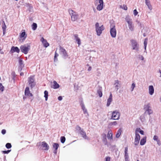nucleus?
I'll return each instance as SVG.
<instances>
[{"label":"nucleus","mask_w":161,"mask_h":161,"mask_svg":"<svg viewBox=\"0 0 161 161\" xmlns=\"http://www.w3.org/2000/svg\"><path fill=\"white\" fill-rule=\"evenodd\" d=\"M58 100L61 101V100H62V99H63V98H62V97L61 96H59L58 97Z\"/></svg>","instance_id":"59"},{"label":"nucleus","mask_w":161,"mask_h":161,"mask_svg":"<svg viewBox=\"0 0 161 161\" xmlns=\"http://www.w3.org/2000/svg\"><path fill=\"white\" fill-rule=\"evenodd\" d=\"M4 87L1 83H0V90L2 91H3Z\"/></svg>","instance_id":"48"},{"label":"nucleus","mask_w":161,"mask_h":161,"mask_svg":"<svg viewBox=\"0 0 161 161\" xmlns=\"http://www.w3.org/2000/svg\"><path fill=\"white\" fill-rule=\"evenodd\" d=\"M80 105L83 111V113L84 114H87L88 115V113L87 112V109L85 108V106L84 105V104L83 103V101H81L80 103Z\"/></svg>","instance_id":"14"},{"label":"nucleus","mask_w":161,"mask_h":161,"mask_svg":"<svg viewBox=\"0 0 161 161\" xmlns=\"http://www.w3.org/2000/svg\"><path fill=\"white\" fill-rule=\"evenodd\" d=\"M25 95L26 96L31 97L33 96V94L30 93L29 88L28 87H26L25 90Z\"/></svg>","instance_id":"11"},{"label":"nucleus","mask_w":161,"mask_h":161,"mask_svg":"<svg viewBox=\"0 0 161 161\" xmlns=\"http://www.w3.org/2000/svg\"><path fill=\"white\" fill-rule=\"evenodd\" d=\"M24 67V66H19V71H21L23 67Z\"/></svg>","instance_id":"55"},{"label":"nucleus","mask_w":161,"mask_h":161,"mask_svg":"<svg viewBox=\"0 0 161 161\" xmlns=\"http://www.w3.org/2000/svg\"><path fill=\"white\" fill-rule=\"evenodd\" d=\"M118 85H116L115 86V89H116V91H117L119 89Z\"/></svg>","instance_id":"61"},{"label":"nucleus","mask_w":161,"mask_h":161,"mask_svg":"<svg viewBox=\"0 0 161 161\" xmlns=\"http://www.w3.org/2000/svg\"><path fill=\"white\" fill-rule=\"evenodd\" d=\"M153 139L154 141H156L157 142H160V140L158 139V137L156 135H155L154 136Z\"/></svg>","instance_id":"43"},{"label":"nucleus","mask_w":161,"mask_h":161,"mask_svg":"<svg viewBox=\"0 0 161 161\" xmlns=\"http://www.w3.org/2000/svg\"><path fill=\"white\" fill-rule=\"evenodd\" d=\"M117 124V122L116 121H114V122H110L108 124V125L110 126H111L113 125L115 126Z\"/></svg>","instance_id":"39"},{"label":"nucleus","mask_w":161,"mask_h":161,"mask_svg":"<svg viewBox=\"0 0 161 161\" xmlns=\"http://www.w3.org/2000/svg\"><path fill=\"white\" fill-rule=\"evenodd\" d=\"M19 66H24V65L23 64V61L22 59L19 58Z\"/></svg>","instance_id":"44"},{"label":"nucleus","mask_w":161,"mask_h":161,"mask_svg":"<svg viewBox=\"0 0 161 161\" xmlns=\"http://www.w3.org/2000/svg\"><path fill=\"white\" fill-rule=\"evenodd\" d=\"M6 130L5 129H3L1 131V133L3 135H4L6 134Z\"/></svg>","instance_id":"53"},{"label":"nucleus","mask_w":161,"mask_h":161,"mask_svg":"<svg viewBox=\"0 0 161 161\" xmlns=\"http://www.w3.org/2000/svg\"><path fill=\"white\" fill-rule=\"evenodd\" d=\"M60 52L61 54L62 55L63 58L64 59H66L68 58L69 55L67 54V53L66 50L63 47H59Z\"/></svg>","instance_id":"6"},{"label":"nucleus","mask_w":161,"mask_h":161,"mask_svg":"<svg viewBox=\"0 0 161 161\" xmlns=\"http://www.w3.org/2000/svg\"><path fill=\"white\" fill-rule=\"evenodd\" d=\"M140 138V136L139 134L136 132H135V141H139Z\"/></svg>","instance_id":"24"},{"label":"nucleus","mask_w":161,"mask_h":161,"mask_svg":"<svg viewBox=\"0 0 161 161\" xmlns=\"http://www.w3.org/2000/svg\"><path fill=\"white\" fill-rule=\"evenodd\" d=\"M28 83L31 89H32L36 85V83L34 79L32 77L30 76L28 78Z\"/></svg>","instance_id":"7"},{"label":"nucleus","mask_w":161,"mask_h":161,"mask_svg":"<svg viewBox=\"0 0 161 161\" xmlns=\"http://www.w3.org/2000/svg\"><path fill=\"white\" fill-rule=\"evenodd\" d=\"M139 141H135L134 145L136 146H137L138 145L139 143Z\"/></svg>","instance_id":"58"},{"label":"nucleus","mask_w":161,"mask_h":161,"mask_svg":"<svg viewBox=\"0 0 161 161\" xmlns=\"http://www.w3.org/2000/svg\"><path fill=\"white\" fill-rule=\"evenodd\" d=\"M27 36V34H26L25 30H24L23 32H22L21 33H20V38L22 41H24L25 39Z\"/></svg>","instance_id":"16"},{"label":"nucleus","mask_w":161,"mask_h":161,"mask_svg":"<svg viewBox=\"0 0 161 161\" xmlns=\"http://www.w3.org/2000/svg\"><path fill=\"white\" fill-rule=\"evenodd\" d=\"M41 41L42 42L44 47L46 48L49 46V44L47 42V40L43 37H42L41 38Z\"/></svg>","instance_id":"10"},{"label":"nucleus","mask_w":161,"mask_h":161,"mask_svg":"<svg viewBox=\"0 0 161 161\" xmlns=\"http://www.w3.org/2000/svg\"><path fill=\"white\" fill-rule=\"evenodd\" d=\"M128 151V148L127 147L125 148V161H129V156L128 153L127 152Z\"/></svg>","instance_id":"15"},{"label":"nucleus","mask_w":161,"mask_h":161,"mask_svg":"<svg viewBox=\"0 0 161 161\" xmlns=\"http://www.w3.org/2000/svg\"><path fill=\"white\" fill-rule=\"evenodd\" d=\"M53 147L56 150H57L58 148L59 147V145L58 143H54L53 145Z\"/></svg>","instance_id":"32"},{"label":"nucleus","mask_w":161,"mask_h":161,"mask_svg":"<svg viewBox=\"0 0 161 161\" xmlns=\"http://www.w3.org/2000/svg\"><path fill=\"white\" fill-rule=\"evenodd\" d=\"M102 140L103 143L105 145H107L108 144V142L106 138V135L104 134V135L103 136Z\"/></svg>","instance_id":"25"},{"label":"nucleus","mask_w":161,"mask_h":161,"mask_svg":"<svg viewBox=\"0 0 161 161\" xmlns=\"http://www.w3.org/2000/svg\"><path fill=\"white\" fill-rule=\"evenodd\" d=\"M136 85L134 83H133L131 85V91H132L134 89V88L135 87Z\"/></svg>","instance_id":"50"},{"label":"nucleus","mask_w":161,"mask_h":161,"mask_svg":"<svg viewBox=\"0 0 161 161\" xmlns=\"http://www.w3.org/2000/svg\"><path fill=\"white\" fill-rule=\"evenodd\" d=\"M92 69V67L91 66H89L88 69V71H90Z\"/></svg>","instance_id":"62"},{"label":"nucleus","mask_w":161,"mask_h":161,"mask_svg":"<svg viewBox=\"0 0 161 161\" xmlns=\"http://www.w3.org/2000/svg\"><path fill=\"white\" fill-rule=\"evenodd\" d=\"M128 24L129 29L131 31H133L134 30V27L132 25V21Z\"/></svg>","instance_id":"27"},{"label":"nucleus","mask_w":161,"mask_h":161,"mask_svg":"<svg viewBox=\"0 0 161 161\" xmlns=\"http://www.w3.org/2000/svg\"><path fill=\"white\" fill-rule=\"evenodd\" d=\"M112 100V95L111 93L110 94L109 97L108 98L107 100V106L108 107L110 104L111 103V102Z\"/></svg>","instance_id":"20"},{"label":"nucleus","mask_w":161,"mask_h":161,"mask_svg":"<svg viewBox=\"0 0 161 161\" xmlns=\"http://www.w3.org/2000/svg\"><path fill=\"white\" fill-rule=\"evenodd\" d=\"M95 29L97 34L98 36H100L101 34L102 31L105 29V28L103 25L99 26V24L97 22L95 24Z\"/></svg>","instance_id":"1"},{"label":"nucleus","mask_w":161,"mask_h":161,"mask_svg":"<svg viewBox=\"0 0 161 161\" xmlns=\"http://www.w3.org/2000/svg\"><path fill=\"white\" fill-rule=\"evenodd\" d=\"M20 52V50L17 47L12 46L11 47L10 53H14V52H16L17 53H19Z\"/></svg>","instance_id":"13"},{"label":"nucleus","mask_w":161,"mask_h":161,"mask_svg":"<svg viewBox=\"0 0 161 161\" xmlns=\"http://www.w3.org/2000/svg\"><path fill=\"white\" fill-rule=\"evenodd\" d=\"M136 132H139L140 134L141 135H143L144 134V131L141 130L140 128H137L136 129Z\"/></svg>","instance_id":"31"},{"label":"nucleus","mask_w":161,"mask_h":161,"mask_svg":"<svg viewBox=\"0 0 161 161\" xmlns=\"http://www.w3.org/2000/svg\"><path fill=\"white\" fill-rule=\"evenodd\" d=\"M101 88H99L97 90V92L98 94L99 97H101L103 96V93L102 91V89Z\"/></svg>","instance_id":"30"},{"label":"nucleus","mask_w":161,"mask_h":161,"mask_svg":"<svg viewBox=\"0 0 161 161\" xmlns=\"http://www.w3.org/2000/svg\"><path fill=\"white\" fill-rule=\"evenodd\" d=\"M149 93L150 95H153L154 92V88L152 85H150L148 87Z\"/></svg>","instance_id":"19"},{"label":"nucleus","mask_w":161,"mask_h":161,"mask_svg":"<svg viewBox=\"0 0 161 161\" xmlns=\"http://www.w3.org/2000/svg\"><path fill=\"white\" fill-rule=\"evenodd\" d=\"M37 25L35 23H33L31 25V28L32 30L35 31L36 30L37 28Z\"/></svg>","instance_id":"29"},{"label":"nucleus","mask_w":161,"mask_h":161,"mask_svg":"<svg viewBox=\"0 0 161 161\" xmlns=\"http://www.w3.org/2000/svg\"><path fill=\"white\" fill-rule=\"evenodd\" d=\"M71 16V20L73 21H75L78 19L79 15L76 13H74V14H72Z\"/></svg>","instance_id":"17"},{"label":"nucleus","mask_w":161,"mask_h":161,"mask_svg":"<svg viewBox=\"0 0 161 161\" xmlns=\"http://www.w3.org/2000/svg\"><path fill=\"white\" fill-rule=\"evenodd\" d=\"M53 85L51 87L54 89H57L59 87V85L57 83L56 81H53Z\"/></svg>","instance_id":"21"},{"label":"nucleus","mask_w":161,"mask_h":161,"mask_svg":"<svg viewBox=\"0 0 161 161\" xmlns=\"http://www.w3.org/2000/svg\"><path fill=\"white\" fill-rule=\"evenodd\" d=\"M125 20L127 22L128 24L132 22L131 19H130V17L129 15H127L126 17Z\"/></svg>","instance_id":"28"},{"label":"nucleus","mask_w":161,"mask_h":161,"mask_svg":"<svg viewBox=\"0 0 161 161\" xmlns=\"http://www.w3.org/2000/svg\"><path fill=\"white\" fill-rule=\"evenodd\" d=\"M120 113L117 110L113 111L112 112L111 117L109 118L110 120H118L119 119Z\"/></svg>","instance_id":"3"},{"label":"nucleus","mask_w":161,"mask_h":161,"mask_svg":"<svg viewBox=\"0 0 161 161\" xmlns=\"http://www.w3.org/2000/svg\"><path fill=\"white\" fill-rule=\"evenodd\" d=\"M76 130L78 131V133L80 134L82 137L85 139L89 140V138L86 135V132L79 125H77L76 127Z\"/></svg>","instance_id":"2"},{"label":"nucleus","mask_w":161,"mask_h":161,"mask_svg":"<svg viewBox=\"0 0 161 161\" xmlns=\"http://www.w3.org/2000/svg\"><path fill=\"white\" fill-rule=\"evenodd\" d=\"M110 34L112 37L115 38L116 36V31L115 29V26L113 25L110 29Z\"/></svg>","instance_id":"8"},{"label":"nucleus","mask_w":161,"mask_h":161,"mask_svg":"<svg viewBox=\"0 0 161 161\" xmlns=\"http://www.w3.org/2000/svg\"><path fill=\"white\" fill-rule=\"evenodd\" d=\"M5 147L7 148L8 149H10L12 147L11 144L9 143H7L6 144Z\"/></svg>","instance_id":"42"},{"label":"nucleus","mask_w":161,"mask_h":161,"mask_svg":"<svg viewBox=\"0 0 161 161\" xmlns=\"http://www.w3.org/2000/svg\"><path fill=\"white\" fill-rule=\"evenodd\" d=\"M41 147H42L44 148L43 149L42 148V150H48L49 149V146L45 141L42 142Z\"/></svg>","instance_id":"12"},{"label":"nucleus","mask_w":161,"mask_h":161,"mask_svg":"<svg viewBox=\"0 0 161 161\" xmlns=\"http://www.w3.org/2000/svg\"><path fill=\"white\" fill-rule=\"evenodd\" d=\"M68 12L69 14L71 16L72 15V14H74V13H75L73 11V10L71 9H69L68 10Z\"/></svg>","instance_id":"45"},{"label":"nucleus","mask_w":161,"mask_h":161,"mask_svg":"<svg viewBox=\"0 0 161 161\" xmlns=\"http://www.w3.org/2000/svg\"><path fill=\"white\" fill-rule=\"evenodd\" d=\"M6 25L4 20L2 21V28L3 30H6Z\"/></svg>","instance_id":"38"},{"label":"nucleus","mask_w":161,"mask_h":161,"mask_svg":"<svg viewBox=\"0 0 161 161\" xmlns=\"http://www.w3.org/2000/svg\"><path fill=\"white\" fill-rule=\"evenodd\" d=\"M57 152V150H56V149H54L53 153L55 154H56Z\"/></svg>","instance_id":"64"},{"label":"nucleus","mask_w":161,"mask_h":161,"mask_svg":"<svg viewBox=\"0 0 161 161\" xmlns=\"http://www.w3.org/2000/svg\"><path fill=\"white\" fill-rule=\"evenodd\" d=\"M130 41L131 43L132 49L135 50L137 51H139V45L138 44L136 41L135 40L131 39Z\"/></svg>","instance_id":"4"},{"label":"nucleus","mask_w":161,"mask_h":161,"mask_svg":"<svg viewBox=\"0 0 161 161\" xmlns=\"http://www.w3.org/2000/svg\"><path fill=\"white\" fill-rule=\"evenodd\" d=\"M146 112H147L148 114L150 115L153 113V111L150 108L148 109V110L147 111L145 112V113H146Z\"/></svg>","instance_id":"49"},{"label":"nucleus","mask_w":161,"mask_h":161,"mask_svg":"<svg viewBox=\"0 0 161 161\" xmlns=\"http://www.w3.org/2000/svg\"><path fill=\"white\" fill-rule=\"evenodd\" d=\"M12 76H13L12 79H13L14 80L15 76H16L15 72H13L12 73Z\"/></svg>","instance_id":"52"},{"label":"nucleus","mask_w":161,"mask_h":161,"mask_svg":"<svg viewBox=\"0 0 161 161\" xmlns=\"http://www.w3.org/2000/svg\"><path fill=\"white\" fill-rule=\"evenodd\" d=\"M41 142H39L37 143L36 146L38 147H39L41 146Z\"/></svg>","instance_id":"60"},{"label":"nucleus","mask_w":161,"mask_h":161,"mask_svg":"<svg viewBox=\"0 0 161 161\" xmlns=\"http://www.w3.org/2000/svg\"><path fill=\"white\" fill-rule=\"evenodd\" d=\"M65 138L64 136H62L60 137V142L62 143H64L65 141Z\"/></svg>","instance_id":"40"},{"label":"nucleus","mask_w":161,"mask_h":161,"mask_svg":"<svg viewBox=\"0 0 161 161\" xmlns=\"http://www.w3.org/2000/svg\"><path fill=\"white\" fill-rule=\"evenodd\" d=\"M119 81L118 80H115V83L114 84V85H119Z\"/></svg>","instance_id":"56"},{"label":"nucleus","mask_w":161,"mask_h":161,"mask_svg":"<svg viewBox=\"0 0 161 161\" xmlns=\"http://www.w3.org/2000/svg\"><path fill=\"white\" fill-rule=\"evenodd\" d=\"M11 151V150H8L5 151H2V152L3 154H8V153L10 151Z\"/></svg>","instance_id":"46"},{"label":"nucleus","mask_w":161,"mask_h":161,"mask_svg":"<svg viewBox=\"0 0 161 161\" xmlns=\"http://www.w3.org/2000/svg\"><path fill=\"white\" fill-rule=\"evenodd\" d=\"M110 158L109 157H107L106 158V161H110Z\"/></svg>","instance_id":"57"},{"label":"nucleus","mask_w":161,"mask_h":161,"mask_svg":"<svg viewBox=\"0 0 161 161\" xmlns=\"http://www.w3.org/2000/svg\"><path fill=\"white\" fill-rule=\"evenodd\" d=\"M122 8L124 9V10H127V7L126 5H123V7Z\"/></svg>","instance_id":"54"},{"label":"nucleus","mask_w":161,"mask_h":161,"mask_svg":"<svg viewBox=\"0 0 161 161\" xmlns=\"http://www.w3.org/2000/svg\"><path fill=\"white\" fill-rule=\"evenodd\" d=\"M137 57L139 59L141 60H143L144 59V58L143 56L141 55L140 54H139L137 56Z\"/></svg>","instance_id":"47"},{"label":"nucleus","mask_w":161,"mask_h":161,"mask_svg":"<svg viewBox=\"0 0 161 161\" xmlns=\"http://www.w3.org/2000/svg\"><path fill=\"white\" fill-rule=\"evenodd\" d=\"M27 6L28 7V10L30 12L31 11V10L32 9L33 7L32 6H31V4L28 3L27 4Z\"/></svg>","instance_id":"41"},{"label":"nucleus","mask_w":161,"mask_h":161,"mask_svg":"<svg viewBox=\"0 0 161 161\" xmlns=\"http://www.w3.org/2000/svg\"><path fill=\"white\" fill-rule=\"evenodd\" d=\"M59 55L57 53L56 51L55 52V54L54 56V62H56L58 61L57 57Z\"/></svg>","instance_id":"36"},{"label":"nucleus","mask_w":161,"mask_h":161,"mask_svg":"<svg viewBox=\"0 0 161 161\" xmlns=\"http://www.w3.org/2000/svg\"><path fill=\"white\" fill-rule=\"evenodd\" d=\"M150 108V104L148 103L147 105H145L144 106V108L146 110V111L148 110V109Z\"/></svg>","instance_id":"34"},{"label":"nucleus","mask_w":161,"mask_h":161,"mask_svg":"<svg viewBox=\"0 0 161 161\" xmlns=\"http://www.w3.org/2000/svg\"><path fill=\"white\" fill-rule=\"evenodd\" d=\"M147 137L145 136L142 139L140 142V144L141 146L144 145L146 142Z\"/></svg>","instance_id":"22"},{"label":"nucleus","mask_w":161,"mask_h":161,"mask_svg":"<svg viewBox=\"0 0 161 161\" xmlns=\"http://www.w3.org/2000/svg\"><path fill=\"white\" fill-rule=\"evenodd\" d=\"M122 131L121 129H119L117 132L116 134V138H119L120 136L121 133Z\"/></svg>","instance_id":"26"},{"label":"nucleus","mask_w":161,"mask_h":161,"mask_svg":"<svg viewBox=\"0 0 161 161\" xmlns=\"http://www.w3.org/2000/svg\"><path fill=\"white\" fill-rule=\"evenodd\" d=\"M133 14L135 16L137 15L138 14V12L137 11L136 9H135L133 11Z\"/></svg>","instance_id":"51"},{"label":"nucleus","mask_w":161,"mask_h":161,"mask_svg":"<svg viewBox=\"0 0 161 161\" xmlns=\"http://www.w3.org/2000/svg\"><path fill=\"white\" fill-rule=\"evenodd\" d=\"M145 3L146 4L148 8L150 10H152V7L150 3V1L149 0H146Z\"/></svg>","instance_id":"23"},{"label":"nucleus","mask_w":161,"mask_h":161,"mask_svg":"<svg viewBox=\"0 0 161 161\" xmlns=\"http://www.w3.org/2000/svg\"><path fill=\"white\" fill-rule=\"evenodd\" d=\"M99 4L97 6V9L98 10L101 11L103 8L104 2L103 0H99Z\"/></svg>","instance_id":"9"},{"label":"nucleus","mask_w":161,"mask_h":161,"mask_svg":"<svg viewBox=\"0 0 161 161\" xmlns=\"http://www.w3.org/2000/svg\"><path fill=\"white\" fill-rule=\"evenodd\" d=\"M3 34L4 35L6 33V30H3Z\"/></svg>","instance_id":"63"},{"label":"nucleus","mask_w":161,"mask_h":161,"mask_svg":"<svg viewBox=\"0 0 161 161\" xmlns=\"http://www.w3.org/2000/svg\"><path fill=\"white\" fill-rule=\"evenodd\" d=\"M147 41H148V38H145L144 40V49L146 50L147 47Z\"/></svg>","instance_id":"37"},{"label":"nucleus","mask_w":161,"mask_h":161,"mask_svg":"<svg viewBox=\"0 0 161 161\" xmlns=\"http://www.w3.org/2000/svg\"><path fill=\"white\" fill-rule=\"evenodd\" d=\"M113 134L111 132H110L109 131H108L107 134V137L108 139H112L113 137H112Z\"/></svg>","instance_id":"35"},{"label":"nucleus","mask_w":161,"mask_h":161,"mask_svg":"<svg viewBox=\"0 0 161 161\" xmlns=\"http://www.w3.org/2000/svg\"><path fill=\"white\" fill-rule=\"evenodd\" d=\"M30 45H28L27 46H26L25 45H21L20 47V49L22 53L26 54L28 53V51L30 50Z\"/></svg>","instance_id":"5"},{"label":"nucleus","mask_w":161,"mask_h":161,"mask_svg":"<svg viewBox=\"0 0 161 161\" xmlns=\"http://www.w3.org/2000/svg\"><path fill=\"white\" fill-rule=\"evenodd\" d=\"M78 36V35L77 34H74V36L75 38L74 39L77 42V44L79 46L81 44V42Z\"/></svg>","instance_id":"18"},{"label":"nucleus","mask_w":161,"mask_h":161,"mask_svg":"<svg viewBox=\"0 0 161 161\" xmlns=\"http://www.w3.org/2000/svg\"><path fill=\"white\" fill-rule=\"evenodd\" d=\"M44 97H45V99L46 101H47L48 97V92L45 90L44 92Z\"/></svg>","instance_id":"33"}]
</instances>
